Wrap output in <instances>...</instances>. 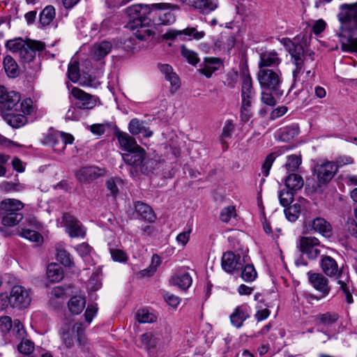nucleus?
<instances>
[{
  "label": "nucleus",
  "mask_w": 357,
  "mask_h": 357,
  "mask_svg": "<svg viewBox=\"0 0 357 357\" xmlns=\"http://www.w3.org/2000/svg\"><path fill=\"white\" fill-rule=\"evenodd\" d=\"M320 266L321 270L327 276L335 277L337 279V283L346 296L347 302L349 304L352 303L353 297L349 290L350 281L349 276L344 273L342 268L339 267L337 261L330 256L322 255Z\"/></svg>",
  "instance_id": "obj_1"
},
{
  "label": "nucleus",
  "mask_w": 357,
  "mask_h": 357,
  "mask_svg": "<svg viewBox=\"0 0 357 357\" xmlns=\"http://www.w3.org/2000/svg\"><path fill=\"white\" fill-rule=\"evenodd\" d=\"M24 208L22 202L15 199H5L0 203L1 223L6 227L17 225L22 219L20 211Z\"/></svg>",
  "instance_id": "obj_2"
},
{
  "label": "nucleus",
  "mask_w": 357,
  "mask_h": 357,
  "mask_svg": "<svg viewBox=\"0 0 357 357\" xmlns=\"http://www.w3.org/2000/svg\"><path fill=\"white\" fill-rule=\"evenodd\" d=\"M60 335L63 346L66 349H70L74 346L75 339L81 345L86 343L82 323H76L73 326L70 323L64 324L60 330Z\"/></svg>",
  "instance_id": "obj_3"
},
{
  "label": "nucleus",
  "mask_w": 357,
  "mask_h": 357,
  "mask_svg": "<svg viewBox=\"0 0 357 357\" xmlns=\"http://www.w3.org/2000/svg\"><path fill=\"white\" fill-rule=\"evenodd\" d=\"M258 80L261 88L271 90L278 96H282L283 91L280 89L282 82L280 70L260 69Z\"/></svg>",
  "instance_id": "obj_4"
},
{
  "label": "nucleus",
  "mask_w": 357,
  "mask_h": 357,
  "mask_svg": "<svg viewBox=\"0 0 357 357\" xmlns=\"http://www.w3.org/2000/svg\"><path fill=\"white\" fill-rule=\"evenodd\" d=\"M150 8L146 4H135L126 9L129 17L128 26L132 29L142 28L149 23L146 15L150 13Z\"/></svg>",
  "instance_id": "obj_5"
},
{
  "label": "nucleus",
  "mask_w": 357,
  "mask_h": 357,
  "mask_svg": "<svg viewBox=\"0 0 357 357\" xmlns=\"http://www.w3.org/2000/svg\"><path fill=\"white\" fill-rule=\"evenodd\" d=\"M6 47L18 56L23 63H30L35 58L36 52L33 48L21 38L7 41Z\"/></svg>",
  "instance_id": "obj_6"
},
{
  "label": "nucleus",
  "mask_w": 357,
  "mask_h": 357,
  "mask_svg": "<svg viewBox=\"0 0 357 357\" xmlns=\"http://www.w3.org/2000/svg\"><path fill=\"white\" fill-rule=\"evenodd\" d=\"M204 36L205 32L204 31H198L195 27H187L183 30L169 29L162 35V38L171 40H183L185 38L189 40L192 39L199 40Z\"/></svg>",
  "instance_id": "obj_7"
},
{
  "label": "nucleus",
  "mask_w": 357,
  "mask_h": 357,
  "mask_svg": "<svg viewBox=\"0 0 357 357\" xmlns=\"http://www.w3.org/2000/svg\"><path fill=\"white\" fill-rule=\"evenodd\" d=\"M282 42L283 45L287 48L294 64H299L301 61L307 62L308 59L313 61L314 53L310 52L305 54L304 49L301 45L289 38H283Z\"/></svg>",
  "instance_id": "obj_8"
},
{
  "label": "nucleus",
  "mask_w": 357,
  "mask_h": 357,
  "mask_svg": "<svg viewBox=\"0 0 357 357\" xmlns=\"http://www.w3.org/2000/svg\"><path fill=\"white\" fill-rule=\"evenodd\" d=\"M300 251L310 259H316L320 254V241L312 236L301 237L298 245Z\"/></svg>",
  "instance_id": "obj_9"
},
{
  "label": "nucleus",
  "mask_w": 357,
  "mask_h": 357,
  "mask_svg": "<svg viewBox=\"0 0 357 357\" xmlns=\"http://www.w3.org/2000/svg\"><path fill=\"white\" fill-rule=\"evenodd\" d=\"M10 306L13 307H26L31 303L28 290L20 285L14 286L10 293Z\"/></svg>",
  "instance_id": "obj_10"
},
{
  "label": "nucleus",
  "mask_w": 357,
  "mask_h": 357,
  "mask_svg": "<svg viewBox=\"0 0 357 357\" xmlns=\"http://www.w3.org/2000/svg\"><path fill=\"white\" fill-rule=\"evenodd\" d=\"M337 172V167L331 162H324L314 167V174L320 184L329 182Z\"/></svg>",
  "instance_id": "obj_11"
},
{
  "label": "nucleus",
  "mask_w": 357,
  "mask_h": 357,
  "mask_svg": "<svg viewBox=\"0 0 357 357\" xmlns=\"http://www.w3.org/2000/svg\"><path fill=\"white\" fill-rule=\"evenodd\" d=\"M245 257H241L232 252L223 254L222 257V267L227 273H232L243 268L245 264Z\"/></svg>",
  "instance_id": "obj_12"
},
{
  "label": "nucleus",
  "mask_w": 357,
  "mask_h": 357,
  "mask_svg": "<svg viewBox=\"0 0 357 357\" xmlns=\"http://www.w3.org/2000/svg\"><path fill=\"white\" fill-rule=\"evenodd\" d=\"M20 94L15 91L8 90L0 86V108L4 110L13 109L20 102Z\"/></svg>",
  "instance_id": "obj_13"
},
{
  "label": "nucleus",
  "mask_w": 357,
  "mask_h": 357,
  "mask_svg": "<svg viewBox=\"0 0 357 357\" xmlns=\"http://www.w3.org/2000/svg\"><path fill=\"white\" fill-rule=\"evenodd\" d=\"M63 221L66 231L71 238L84 237L86 234L85 229L81 222L68 213L63 215Z\"/></svg>",
  "instance_id": "obj_14"
},
{
  "label": "nucleus",
  "mask_w": 357,
  "mask_h": 357,
  "mask_svg": "<svg viewBox=\"0 0 357 357\" xmlns=\"http://www.w3.org/2000/svg\"><path fill=\"white\" fill-rule=\"evenodd\" d=\"M308 280L311 285L321 294V298L326 297L330 292L331 288L328 280L320 273H307Z\"/></svg>",
  "instance_id": "obj_15"
},
{
  "label": "nucleus",
  "mask_w": 357,
  "mask_h": 357,
  "mask_svg": "<svg viewBox=\"0 0 357 357\" xmlns=\"http://www.w3.org/2000/svg\"><path fill=\"white\" fill-rule=\"evenodd\" d=\"M71 95L79 101L77 106L82 109H91L96 105V98L79 88L73 87L71 90Z\"/></svg>",
  "instance_id": "obj_16"
},
{
  "label": "nucleus",
  "mask_w": 357,
  "mask_h": 357,
  "mask_svg": "<svg viewBox=\"0 0 357 357\" xmlns=\"http://www.w3.org/2000/svg\"><path fill=\"white\" fill-rule=\"evenodd\" d=\"M104 174V170L98 167H84L76 172V178L81 183H90Z\"/></svg>",
  "instance_id": "obj_17"
},
{
  "label": "nucleus",
  "mask_w": 357,
  "mask_h": 357,
  "mask_svg": "<svg viewBox=\"0 0 357 357\" xmlns=\"http://www.w3.org/2000/svg\"><path fill=\"white\" fill-rule=\"evenodd\" d=\"M145 154V150L139 146L136 149L123 153L122 158L126 164L140 168L144 161Z\"/></svg>",
  "instance_id": "obj_18"
},
{
  "label": "nucleus",
  "mask_w": 357,
  "mask_h": 357,
  "mask_svg": "<svg viewBox=\"0 0 357 357\" xmlns=\"http://www.w3.org/2000/svg\"><path fill=\"white\" fill-rule=\"evenodd\" d=\"M250 308L247 305H242L235 308L234 311L230 315V321L231 324L240 328L243 326V322L250 317Z\"/></svg>",
  "instance_id": "obj_19"
},
{
  "label": "nucleus",
  "mask_w": 357,
  "mask_h": 357,
  "mask_svg": "<svg viewBox=\"0 0 357 357\" xmlns=\"http://www.w3.org/2000/svg\"><path fill=\"white\" fill-rule=\"evenodd\" d=\"M128 130L133 135H142L144 137H150L153 132L148 127V123L138 119H132L128 124Z\"/></svg>",
  "instance_id": "obj_20"
},
{
  "label": "nucleus",
  "mask_w": 357,
  "mask_h": 357,
  "mask_svg": "<svg viewBox=\"0 0 357 357\" xmlns=\"http://www.w3.org/2000/svg\"><path fill=\"white\" fill-rule=\"evenodd\" d=\"M185 3L204 14H208L218 7V0H185Z\"/></svg>",
  "instance_id": "obj_21"
},
{
  "label": "nucleus",
  "mask_w": 357,
  "mask_h": 357,
  "mask_svg": "<svg viewBox=\"0 0 357 357\" xmlns=\"http://www.w3.org/2000/svg\"><path fill=\"white\" fill-rule=\"evenodd\" d=\"M112 44L107 40L95 43L91 49V55L96 61L105 58L112 50Z\"/></svg>",
  "instance_id": "obj_22"
},
{
  "label": "nucleus",
  "mask_w": 357,
  "mask_h": 357,
  "mask_svg": "<svg viewBox=\"0 0 357 357\" xmlns=\"http://www.w3.org/2000/svg\"><path fill=\"white\" fill-rule=\"evenodd\" d=\"M312 229L325 238H330L333 234V227L330 222L323 218H316L311 222Z\"/></svg>",
  "instance_id": "obj_23"
},
{
  "label": "nucleus",
  "mask_w": 357,
  "mask_h": 357,
  "mask_svg": "<svg viewBox=\"0 0 357 357\" xmlns=\"http://www.w3.org/2000/svg\"><path fill=\"white\" fill-rule=\"evenodd\" d=\"M221 65V61L216 57H206L200 64L199 71L206 77H211L213 73L218 70Z\"/></svg>",
  "instance_id": "obj_24"
},
{
  "label": "nucleus",
  "mask_w": 357,
  "mask_h": 357,
  "mask_svg": "<svg viewBox=\"0 0 357 357\" xmlns=\"http://www.w3.org/2000/svg\"><path fill=\"white\" fill-rule=\"evenodd\" d=\"M158 68L160 72L165 76V78L168 81L174 90L180 87V79L174 71L173 68L167 63H159Z\"/></svg>",
  "instance_id": "obj_25"
},
{
  "label": "nucleus",
  "mask_w": 357,
  "mask_h": 357,
  "mask_svg": "<svg viewBox=\"0 0 357 357\" xmlns=\"http://www.w3.org/2000/svg\"><path fill=\"white\" fill-rule=\"evenodd\" d=\"M282 60L275 51L266 52L260 55V61L259 66L261 69L263 67H274L278 66Z\"/></svg>",
  "instance_id": "obj_26"
},
{
  "label": "nucleus",
  "mask_w": 357,
  "mask_h": 357,
  "mask_svg": "<svg viewBox=\"0 0 357 357\" xmlns=\"http://www.w3.org/2000/svg\"><path fill=\"white\" fill-rule=\"evenodd\" d=\"M116 137L121 148L126 153L136 149V148L139 146L137 144L136 140L126 132H119L116 134Z\"/></svg>",
  "instance_id": "obj_27"
},
{
  "label": "nucleus",
  "mask_w": 357,
  "mask_h": 357,
  "mask_svg": "<svg viewBox=\"0 0 357 357\" xmlns=\"http://www.w3.org/2000/svg\"><path fill=\"white\" fill-rule=\"evenodd\" d=\"M135 208L137 214L145 220L150 222H153L155 219V214L152 208L146 204L142 202H137L135 204Z\"/></svg>",
  "instance_id": "obj_28"
},
{
  "label": "nucleus",
  "mask_w": 357,
  "mask_h": 357,
  "mask_svg": "<svg viewBox=\"0 0 357 357\" xmlns=\"http://www.w3.org/2000/svg\"><path fill=\"white\" fill-rule=\"evenodd\" d=\"M192 282V279L188 273H183L175 276L170 279V283L172 285L177 286L181 289H188Z\"/></svg>",
  "instance_id": "obj_29"
},
{
  "label": "nucleus",
  "mask_w": 357,
  "mask_h": 357,
  "mask_svg": "<svg viewBox=\"0 0 357 357\" xmlns=\"http://www.w3.org/2000/svg\"><path fill=\"white\" fill-rule=\"evenodd\" d=\"M85 305V298L81 296L71 297L68 303V310L73 314H80L84 309Z\"/></svg>",
  "instance_id": "obj_30"
},
{
  "label": "nucleus",
  "mask_w": 357,
  "mask_h": 357,
  "mask_svg": "<svg viewBox=\"0 0 357 357\" xmlns=\"http://www.w3.org/2000/svg\"><path fill=\"white\" fill-rule=\"evenodd\" d=\"M55 8L52 6H47L40 13V27L43 28L50 24L55 17Z\"/></svg>",
  "instance_id": "obj_31"
},
{
  "label": "nucleus",
  "mask_w": 357,
  "mask_h": 357,
  "mask_svg": "<svg viewBox=\"0 0 357 357\" xmlns=\"http://www.w3.org/2000/svg\"><path fill=\"white\" fill-rule=\"evenodd\" d=\"M47 277L51 282H58L63 278L62 268L56 264H50L47 268Z\"/></svg>",
  "instance_id": "obj_32"
},
{
  "label": "nucleus",
  "mask_w": 357,
  "mask_h": 357,
  "mask_svg": "<svg viewBox=\"0 0 357 357\" xmlns=\"http://www.w3.org/2000/svg\"><path fill=\"white\" fill-rule=\"evenodd\" d=\"M338 319V315L335 313L326 312L316 316L315 321L317 325L323 328L328 327L333 324Z\"/></svg>",
  "instance_id": "obj_33"
},
{
  "label": "nucleus",
  "mask_w": 357,
  "mask_h": 357,
  "mask_svg": "<svg viewBox=\"0 0 357 357\" xmlns=\"http://www.w3.org/2000/svg\"><path fill=\"white\" fill-rule=\"evenodd\" d=\"M3 67L9 77H16L18 75V65L10 56H6L3 59Z\"/></svg>",
  "instance_id": "obj_34"
},
{
  "label": "nucleus",
  "mask_w": 357,
  "mask_h": 357,
  "mask_svg": "<svg viewBox=\"0 0 357 357\" xmlns=\"http://www.w3.org/2000/svg\"><path fill=\"white\" fill-rule=\"evenodd\" d=\"M304 184L303 178L297 174H290L285 180L287 188L291 190H298Z\"/></svg>",
  "instance_id": "obj_35"
},
{
  "label": "nucleus",
  "mask_w": 357,
  "mask_h": 357,
  "mask_svg": "<svg viewBox=\"0 0 357 357\" xmlns=\"http://www.w3.org/2000/svg\"><path fill=\"white\" fill-rule=\"evenodd\" d=\"M298 135V128L296 126H289L282 128L278 131L279 139L287 142Z\"/></svg>",
  "instance_id": "obj_36"
},
{
  "label": "nucleus",
  "mask_w": 357,
  "mask_h": 357,
  "mask_svg": "<svg viewBox=\"0 0 357 357\" xmlns=\"http://www.w3.org/2000/svg\"><path fill=\"white\" fill-rule=\"evenodd\" d=\"M6 121L13 128H18L26 123L27 119L24 114L10 113L7 115Z\"/></svg>",
  "instance_id": "obj_37"
},
{
  "label": "nucleus",
  "mask_w": 357,
  "mask_h": 357,
  "mask_svg": "<svg viewBox=\"0 0 357 357\" xmlns=\"http://www.w3.org/2000/svg\"><path fill=\"white\" fill-rule=\"evenodd\" d=\"M252 83L250 76L244 75L241 87V98L252 99Z\"/></svg>",
  "instance_id": "obj_38"
},
{
  "label": "nucleus",
  "mask_w": 357,
  "mask_h": 357,
  "mask_svg": "<svg viewBox=\"0 0 357 357\" xmlns=\"http://www.w3.org/2000/svg\"><path fill=\"white\" fill-rule=\"evenodd\" d=\"M136 319L139 323L146 324L155 321L157 317L147 309H139L136 313Z\"/></svg>",
  "instance_id": "obj_39"
},
{
  "label": "nucleus",
  "mask_w": 357,
  "mask_h": 357,
  "mask_svg": "<svg viewBox=\"0 0 357 357\" xmlns=\"http://www.w3.org/2000/svg\"><path fill=\"white\" fill-rule=\"evenodd\" d=\"M100 273L101 268L100 267L97 268L87 282V289L89 290L95 291L101 287Z\"/></svg>",
  "instance_id": "obj_40"
},
{
  "label": "nucleus",
  "mask_w": 357,
  "mask_h": 357,
  "mask_svg": "<svg viewBox=\"0 0 357 357\" xmlns=\"http://www.w3.org/2000/svg\"><path fill=\"white\" fill-rule=\"evenodd\" d=\"M251 105L252 99L242 98V104L241 107V119L243 122L248 121L252 115Z\"/></svg>",
  "instance_id": "obj_41"
},
{
  "label": "nucleus",
  "mask_w": 357,
  "mask_h": 357,
  "mask_svg": "<svg viewBox=\"0 0 357 357\" xmlns=\"http://www.w3.org/2000/svg\"><path fill=\"white\" fill-rule=\"evenodd\" d=\"M301 163L302 160L300 155H290L287 158L285 168L287 172H296L298 169Z\"/></svg>",
  "instance_id": "obj_42"
},
{
  "label": "nucleus",
  "mask_w": 357,
  "mask_h": 357,
  "mask_svg": "<svg viewBox=\"0 0 357 357\" xmlns=\"http://www.w3.org/2000/svg\"><path fill=\"white\" fill-rule=\"evenodd\" d=\"M56 259L65 266L71 267L74 265L70 253L63 248H56Z\"/></svg>",
  "instance_id": "obj_43"
},
{
  "label": "nucleus",
  "mask_w": 357,
  "mask_h": 357,
  "mask_svg": "<svg viewBox=\"0 0 357 357\" xmlns=\"http://www.w3.org/2000/svg\"><path fill=\"white\" fill-rule=\"evenodd\" d=\"M123 185V181L120 178H110L106 181L107 189L113 197H116L119 191V188Z\"/></svg>",
  "instance_id": "obj_44"
},
{
  "label": "nucleus",
  "mask_w": 357,
  "mask_h": 357,
  "mask_svg": "<svg viewBox=\"0 0 357 357\" xmlns=\"http://www.w3.org/2000/svg\"><path fill=\"white\" fill-rule=\"evenodd\" d=\"M344 8H347V11L346 13V20L353 24L355 29L357 30V6H349L347 4H343L341 6V8L344 9Z\"/></svg>",
  "instance_id": "obj_45"
},
{
  "label": "nucleus",
  "mask_w": 357,
  "mask_h": 357,
  "mask_svg": "<svg viewBox=\"0 0 357 357\" xmlns=\"http://www.w3.org/2000/svg\"><path fill=\"white\" fill-rule=\"evenodd\" d=\"M301 206L298 204H294L284 210L286 218L291 222H295L299 217Z\"/></svg>",
  "instance_id": "obj_46"
},
{
  "label": "nucleus",
  "mask_w": 357,
  "mask_h": 357,
  "mask_svg": "<svg viewBox=\"0 0 357 357\" xmlns=\"http://www.w3.org/2000/svg\"><path fill=\"white\" fill-rule=\"evenodd\" d=\"M243 268V269L241 273L242 279L247 282L254 281L257 276V273L254 266L250 264H244Z\"/></svg>",
  "instance_id": "obj_47"
},
{
  "label": "nucleus",
  "mask_w": 357,
  "mask_h": 357,
  "mask_svg": "<svg viewBox=\"0 0 357 357\" xmlns=\"http://www.w3.org/2000/svg\"><path fill=\"white\" fill-rule=\"evenodd\" d=\"M20 109L22 114L26 116L34 114L36 112L37 107L31 98H26L22 101Z\"/></svg>",
  "instance_id": "obj_48"
},
{
  "label": "nucleus",
  "mask_w": 357,
  "mask_h": 357,
  "mask_svg": "<svg viewBox=\"0 0 357 357\" xmlns=\"http://www.w3.org/2000/svg\"><path fill=\"white\" fill-rule=\"evenodd\" d=\"M61 137V131L51 130L45 136L43 144L54 147L59 144Z\"/></svg>",
  "instance_id": "obj_49"
},
{
  "label": "nucleus",
  "mask_w": 357,
  "mask_h": 357,
  "mask_svg": "<svg viewBox=\"0 0 357 357\" xmlns=\"http://www.w3.org/2000/svg\"><path fill=\"white\" fill-rule=\"evenodd\" d=\"M20 235L22 237L30 241L40 243L43 241V236L36 231L29 229H22Z\"/></svg>",
  "instance_id": "obj_50"
},
{
  "label": "nucleus",
  "mask_w": 357,
  "mask_h": 357,
  "mask_svg": "<svg viewBox=\"0 0 357 357\" xmlns=\"http://www.w3.org/2000/svg\"><path fill=\"white\" fill-rule=\"evenodd\" d=\"M68 77L73 82L76 83L79 79V63L76 61H71L68 65Z\"/></svg>",
  "instance_id": "obj_51"
},
{
  "label": "nucleus",
  "mask_w": 357,
  "mask_h": 357,
  "mask_svg": "<svg viewBox=\"0 0 357 357\" xmlns=\"http://www.w3.org/2000/svg\"><path fill=\"white\" fill-rule=\"evenodd\" d=\"M181 54L191 65H196L199 61L197 54L188 49L185 45L181 47Z\"/></svg>",
  "instance_id": "obj_52"
},
{
  "label": "nucleus",
  "mask_w": 357,
  "mask_h": 357,
  "mask_svg": "<svg viewBox=\"0 0 357 357\" xmlns=\"http://www.w3.org/2000/svg\"><path fill=\"white\" fill-rule=\"evenodd\" d=\"M141 347L144 349H149L153 347L155 344V341L153 339V335L151 333H146L140 337Z\"/></svg>",
  "instance_id": "obj_53"
},
{
  "label": "nucleus",
  "mask_w": 357,
  "mask_h": 357,
  "mask_svg": "<svg viewBox=\"0 0 357 357\" xmlns=\"http://www.w3.org/2000/svg\"><path fill=\"white\" fill-rule=\"evenodd\" d=\"M109 252L112 259L116 262L126 263L128 259V255L122 250L110 248Z\"/></svg>",
  "instance_id": "obj_54"
},
{
  "label": "nucleus",
  "mask_w": 357,
  "mask_h": 357,
  "mask_svg": "<svg viewBox=\"0 0 357 357\" xmlns=\"http://www.w3.org/2000/svg\"><path fill=\"white\" fill-rule=\"evenodd\" d=\"M12 333L18 340H23L26 336V331L24 328L22 324L18 319H15L13 321Z\"/></svg>",
  "instance_id": "obj_55"
},
{
  "label": "nucleus",
  "mask_w": 357,
  "mask_h": 357,
  "mask_svg": "<svg viewBox=\"0 0 357 357\" xmlns=\"http://www.w3.org/2000/svg\"><path fill=\"white\" fill-rule=\"evenodd\" d=\"M82 108L78 106H70L66 114V119L79 121L82 116Z\"/></svg>",
  "instance_id": "obj_56"
},
{
  "label": "nucleus",
  "mask_w": 357,
  "mask_h": 357,
  "mask_svg": "<svg viewBox=\"0 0 357 357\" xmlns=\"http://www.w3.org/2000/svg\"><path fill=\"white\" fill-rule=\"evenodd\" d=\"M21 340V342L17 346L18 351L24 355L30 354L33 351V343L29 340L23 339Z\"/></svg>",
  "instance_id": "obj_57"
},
{
  "label": "nucleus",
  "mask_w": 357,
  "mask_h": 357,
  "mask_svg": "<svg viewBox=\"0 0 357 357\" xmlns=\"http://www.w3.org/2000/svg\"><path fill=\"white\" fill-rule=\"evenodd\" d=\"M291 190H281L279 192V200L282 206H287L293 201V193Z\"/></svg>",
  "instance_id": "obj_58"
},
{
  "label": "nucleus",
  "mask_w": 357,
  "mask_h": 357,
  "mask_svg": "<svg viewBox=\"0 0 357 357\" xmlns=\"http://www.w3.org/2000/svg\"><path fill=\"white\" fill-rule=\"evenodd\" d=\"M234 126L230 121H227L222 129V133L220 137V141L223 147L225 146V138L230 137L234 131Z\"/></svg>",
  "instance_id": "obj_59"
},
{
  "label": "nucleus",
  "mask_w": 357,
  "mask_h": 357,
  "mask_svg": "<svg viewBox=\"0 0 357 357\" xmlns=\"http://www.w3.org/2000/svg\"><path fill=\"white\" fill-rule=\"evenodd\" d=\"M275 158L276 156L275 155V153H271L266 158L261 167V172L264 176H268L270 169Z\"/></svg>",
  "instance_id": "obj_60"
},
{
  "label": "nucleus",
  "mask_w": 357,
  "mask_h": 357,
  "mask_svg": "<svg viewBox=\"0 0 357 357\" xmlns=\"http://www.w3.org/2000/svg\"><path fill=\"white\" fill-rule=\"evenodd\" d=\"M235 207L229 206L224 208L220 215V220L224 222H228L235 215Z\"/></svg>",
  "instance_id": "obj_61"
},
{
  "label": "nucleus",
  "mask_w": 357,
  "mask_h": 357,
  "mask_svg": "<svg viewBox=\"0 0 357 357\" xmlns=\"http://www.w3.org/2000/svg\"><path fill=\"white\" fill-rule=\"evenodd\" d=\"M341 49L344 52H352L357 53V37L351 38L347 43H342Z\"/></svg>",
  "instance_id": "obj_62"
},
{
  "label": "nucleus",
  "mask_w": 357,
  "mask_h": 357,
  "mask_svg": "<svg viewBox=\"0 0 357 357\" xmlns=\"http://www.w3.org/2000/svg\"><path fill=\"white\" fill-rule=\"evenodd\" d=\"M13 326V322L10 317L5 316L0 318V331L2 333H6L9 332L12 329Z\"/></svg>",
  "instance_id": "obj_63"
},
{
  "label": "nucleus",
  "mask_w": 357,
  "mask_h": 357,
  "mask_svg": "<svg viewBox=\"0 0 357 357\" xmlns=\"http://www.w3.org/2000/svg\"><path fill=\"white\" fill-rule=\"evenodd\" d=\"M75 250L78 254L84 259L90 255L93 249L88 243H82L76 246Z\"/></svg>",
  "instance_id": "obj_64"
}]
</instances>
